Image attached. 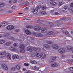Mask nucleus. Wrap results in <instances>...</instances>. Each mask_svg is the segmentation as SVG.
I'll use <instances>...</instances> for the list:
<instances>
[{
	"label": "nucleus",
	"mask_w": 73,
	"mask_h": 73,
	"mask_svg": "<svg viewBox=\"0 0 73 73\" xmlns=\"http://www.w3.org/2000/svg\"><path fill=\"white\" fill-rule=\"evenodd\" d=\"M15 32H18V30L16 29L15 30Z\"/></svg>",
	"instance_id": "13d9d810"
},
{
	"label": "nucleus",
	"mask_w": 73,
	"mask_h": 73,
	"mask_svg": "<svg viewBox=\"0 0 73 73\" xmlns=\"http://www.w3.org/2000/svg\"><path fill=\"white\" fill-rule=\"evenodd\" d=\"M48 34L49 35H53L54 34V33L52 31H50L48 33Z\"/></svg>",
	"instance_id": "7c9ffc66"
},
{
	"label": "nucleus",
	"mask_w": 73,
	"mask_h": 73,
	"mask_svg": "<svg viewBox=\"0 0 73 73\" xmlns=\"http://www.w3.org/2000/svg\"><path fill=\"white\" fill-rule=\"evenodd\" d=\"M11 39L13 40H15V39L13 37H12L11 38Z\"/></svg>",
	"instance_id": "4d7b16f0"
},
{
	"label": "nucleus",
	"mask_w": 73,
	"mask_h": 73,
	"mask_svg": "<svg viewBox=\"0 0 73 73\" xmlns=\"http://www.w3.org/2000/svg\"><path fill=\"white\" fill-rule=\"evenodd\" d=\"M46 42L48 44H53L52 42L50 41H46Z\"/></svg>",
	"instance_id": "cd10ccee"
},
{
	"label": "nucleus",
	"mask_w": 73,
	"mask_h": 73,
	"mask_svg": "<svg viewBox=\"0 0 73 73\" xmlns=\"http://www.w3.org/2000/svg\"><path fill=\"white\" fill-rule=\"evenodd\" d=\"M9 3H10V4H12V1L10 0L9 1Z\"/></svg>",
	"instance_id": "603ef678"
},
{
	"label": "nucleus",
	"mask_w": 73,
	"mask_h": 73,
	"mask_svg": "<svg viewBox=\"0 0 73 73\" xmlns=\"http://www.w3.org/2000/svg\"><path fill=\"white\" fill-rule=\"evenodd\" d=\"M26 27L28 29H31L33 28V26L31 25H27L26 26Z\"/></svg>",
	"instance_id": "2eb2a0df"
},
{
	"label": "nucleus",
	"mask_w": 73,
	"mask_h": 73,
	"mask_svg": "<svg viewBox=\"0 0 73 73\" xmlns=\"http://www.w3.org/2000/svg\"><path fill=\"white\" fill-rule=\"evenodd\" d=\"M65 35H69V32H68V31H66V32L65 33Z\"/></svg>",
	"instance_id": "c03bdc74"
},
{
	"label": "nucleus",
	"mask_w": 73,
	"mask_h": 73,
	"mask_svg": "<svg viewBox=\"0 0 73 73\" xmlns=\"http://www.w3.org/2000/svg\"><path fill=\"white\" fill-rule=\"evenodd\" d=\"M63 8L65 10H66V9H67L68 8V6L67 5H65L63 7Z\"/></svg>",
	"instance_id": "473e14b6"
},
{
	"label": "nucleus",
	"mask_w": 73,
	"mask_h": 73,
	"mask_svg": "<svg viewBox=\"0 0 73 73\" xmlns=\"http://www.w3.org/2000/svg\"><path fill=\"white\" fill-rule=\"evenodd\" d=\"M5 6V4H4V3H1L0 4V8H2Z\"/></svg>",
	"instance_id": "f704fd0d"
},
{
	"label": "nucleus",
	"mask_w": 73,
	"mask_h": 73,
	"mask_svg": "<svg viewBox=\"0 0 73 73\" xmlns=\"http://www.w3.org/2000/svg\"><path fill=\"white\" fill-rule=\"evenodd\" d=\"M27 50L29 52H32L33 50V48L32 47L28 46L27 48Z\"/></svg>",
	"instance_id": "1a4fd4ad"
},
{
	"label": "nucleus",
	"mask_w": 73,
	"mask_h": 73,
	"mask_svg": "<svg viewBox=\"0 0 73 73\" xmlns=\"http://www.w3.org/2000/svg\"><path fill=\"white\" fill-rule=\"evenodd\" d=\"M34 29L35 31H38L41 30V27L38 26H35L34 27Z\"/></svg>",
	"instance_id": "20e7f679"
},
{
	"label": "nucleus",
	"mask_w": 73,
	"mask_h": 73,
	"mask_svg": "<svg viewBox=\"0 0 73 73\" xmlns=\"http://www.w3.org/2000/svg\"><path fill=\"white\" fill-rule=\"evenodd\" d=\"M26 73H31V72L29 71H27Z\"/></svg>",
	"instance_id": "0e129e2a"
},
{
	"label": "nucleus",
	"mask_w": 73,
	"mask_h": 73,
	"mask_svg": "<svg viewBox=\"0 0 73 73\" xmlns=\"http://www.w3.org/2000/svg\"><path fill=\"white\" fill-rule=\"evenodd\" d=\"M52 46L53 49H57L58 48V46L56 44H52Z\"/></svg>",
	"instance_id": "9d476101"
},
{
	"label": "nucleus",
	"mask_w": 73,
	"mask_h": 73,
	"mask_svg": "<svg viewBox=\"0 0 73 73\" xmlns=\"http://www.w3.org/2000/svg\"><path fill=\"white\" fill-rule=\"evenodd\" d=\"M6 24L5 25H0V28H1V27H4V26H5L6 25H8V23H1V24Z\"/></svg>",
	"instance_id": "b1692460"
},
{
	"label": "nucleus",
	"mask_w": 73,
	"mask_h": 73,
	"mask_svg": "<svg viewBox=\"0 0 73 73\" xmlns=\"http://www.w3.org/2000/svg\"><path fill=\"white\" fill-rule=\"evenodd\" d=\"M36 36L37 37H42V36H43V35H42L41 34L39 33L36 35Z\"/></svg>",
	"instance_id": "5701e85b"
},
{
	"label": "nucleus",
	"mask_w": 73,
	"mask_h": 73,
	"mask_svg": "<svg viewBox=\"0 0 73 73\" xmlns=\"http://www.w3.org/2000/svg\"><path fill=\"white\" fill-rule=\"evenodd\" d=\"M25 32L27 35H31V32L28 30H26Z\"/></svg>",
	"instance_id": "6ab92c4d"
},
{
	"label": "nucleus",
	"mask_w": 73,
	"mask_h": 73,
	"mask_svg": "<svg viewBox=\"0 0 73 73\" xmlns=\"http://www.w3.org/2000/svg\"><path fill=\"white\" fill-rule=\"evenodd\" d=\"M10 50L12 51H15V49L13 47H11L10 48Z\"/></svg>",
	"instance_id": "c9c22d12"
},
{
	"label": "nucleus",
	"mask_w": 73,
	"mask_h": 73,
	"mask_svg": "<svg viewBox=\"0 0 73 73\" xmlns=\"http://www.w3.org/2000/svg\"><path fill=\"white\" fill-rule=\"evenodd\" d=\"M25 5H29V3L28 2H26L25 3Z\"/></svg>",
	"instance_id": "de8ad7c7"
},
{
	"label": "nucleus",
	"mask_w": 73,
	"mask_h": 73,
	"mask_svg": "<svg viewBox=\"0 0 73 73\" xmlns=\"http://www.w3.org/2000/svg\"><path fill=\"white\" fill-rule=\"evenodd\" d=\"M48 25H50V27H54V25H53V24L52 23L50 22L48 23Z\"/></svg>",
	"instance_id": "2f4dec72"
},
{
	"label": "nucleus",
	"mask_w": 73,
	"mask_h": 73,
	"mask_svg": "<svg viewBox=\"0 0 73 73\" xmlns=\"http://www.w3.org/2000/svg\"><path fill=\"white\" fill-rule=\"evenodd\" d=\"M18 14H19V15H21L23 14V13H18Z\"/></svg>",
	"instance_id": "69168bd1"
},
{
	"label": "nucleus",
	"mask_w": 73,
	"mask_h": 73,
	"mask_svg": "<svg viewBox=\"0 0 73 73\" xmlns=\"http://www.w3.org/2000/svg\"><path fill=\"white\" fill-rule=\"evenodd\" d=\"M31 3H32V4H33V1H31Z\"/></svg>",
	"instance_id": "338daca9"
},
{
	"label": "nucleus",
	"mask_w": 73,
	"mask_h": 73,
	"mask_svg": "<svg viewBox=\"0 0 73 73\" xmlns=\"http://www.w3.org/2000/svg\"><path fill=\"white\" fill-rule=\"evenodd\" d=\"M3 36L4 37H7V36H9V33H5V34L3 35Z\"/></svg>",
	"instance_id": "c85d7f7f"
},
{
	"label": "nucleus",
	"mask_w": 73,
	"mask_h": 73,
	"mask_svg": "<svg viewBox=\"0 0 73 73\" xmlns=\"http://www.w3.org/2000/svg\"><path fill=\"white\" fill-rule=\"evenodd\" d=\"M29 64L28 63V64H27V63L24 64V65L25 66H29Z\"/></svg>",
	"instance_id": "a18cd8bd"
},
{
	"label": "nucleus",
	"mask_w": 73,
	"mask_h": 73,
	"mask_svg": "<svg viewBox=\"0 0 73 73\" xmlns=\"http://www.w3.org/2000/svg\"><path fill=\"white\" fill-rule=\"evenodd\" d=\"M16 67L17 69H18V70L20 69V65H17V66Z\"/></svg>",
	"instance_id": "ea45409f"
},
{
	"label": "nucleus",
	"mask_w": 73,
	"mask_h": 73,
	"mask_svg": "<svg viewBox=\"0 0 73 73\" xmlns=\"http://www.w3.org/2000/svg\"><path fill=\"white\" fill-rule=\"evenodd\" d=\"M73 2H72L71 3V4H70V7L68 8V11H70V13H73V9H73Z\"/></svg>",
	"instance_id": "f03ea898"
},
{
	"label": "nucleus",
	"mask_w": 73,
	"mask_h": 73,
	"mask_svg": "<svg viewBox=\"0 0 73 73\" xmlns=\"http://www.w3.org/2000/svg\"><path fill=\"white\" fill-rule=\"evenodd\" d=\"M62 20H66V19H65V17H64L62 19Z\"/></svg>",
	"instance_id": "680f3d73"
},
{
	"label": "nucleus",
	"mask_w": 73,
	"mask_h": 73,
	"mask_svg": "<svg viewBox=\"0 0 73 73\" xmlns=\"http://www.w3.org/2000/svg\"><path fill=\"white\" fill-rule=\"evenodd\" d=\"M20 51L21 53H24V51L23 50H21Z\"/></svg>",
	"instance_id": "bf43d9fd"
},
{
	"label": "nucleus",
	"mask_w": 73,
	"mask_h": 73,
	"mask_svg": "<svg viewBox=\"0 0 73 73\" xmlns=\"http://www.w3.org/2000/svg\"><path fill=\"white\" fill-rule=\"evenodd\" d=\"M67 48L68 50H70V51H72V50H73V48L70 46H68L67 47Z\"/></svg>",
	"instance_id": "f3484780"
},
{
	"label": "nucleus",
	"mask_w": 73,
	"mask_h": 73,
	"mask_svg": "<svg viewBox=\"0 0 73 73\" xmlns=\"http://www.w3.org/2000/svg\"><path fill=\"white\" fill-rule=\"evenodd\" d=\"M31 56H32V57H35V56H36V55L35 54H32Z\"/></svg>",
	"instance_id": "864d4df0"
},
{
	"label": "nucleus",
	"mask_w": 73,
	"mask_h": 73,
	"mask_svg": "<svg viewBox=\"0 0 73 73\" xmlns=\"http://www.w3.org/2000/svg\"><path fill=\"white\" fill-rule=\"evenodd\" d=\"M15 6H12V7H11L12 9H15Z\"/></svg>",
	"instance_id": "3c124183"
},
{
	"label": "nucleus",
	"mask_w": 73,
	"mask_h": 73,
	"mask_svg": "<svg viewBox=\"0 0 73 73\" xmlns=\"http://www.w3.org/2000/svg\"><path fill=\"white\" fill-rule=\"evenodd\" d=\"M38 12V9L37 8H35L32 11V13L34 14Z\"/></svg>",
	"instance_id": "a211bd4d"
},
{
	"label": "nucleus",
	"mask_w": 73,
	"mask_h": 73,
	"mask_svg": "<svg viewBox=\"0 0 73 73\" xmlns=\"http://www.w3.org/2000/svg\"><path fill=\"white\" fill-rule=\"evenodd\" d=\"M46 6H43L42 7V10H44L45 9H46Z\"/></svg>",
	"instance_id": "a19ab883"
},
{
	"label": "nucleus",
	"mask_w": 73,
	"mask_h": 73,
	"mask_svg": "<svg viewBox=\"0 0 73 73\" xmlns=\"http://www.w3.org/2000/svg\"><path fill=\"white\" fill-rule=\"evenodd\" d=\"M1 66L2 68L5 70H8V67L7 65L4 64H2Z\"/></svg>",
	"instance_id": "39448f33"
},
{
	"label": "nucleus",
	"mask_w": 73,
	"mask_h": 73,
	"mask_svg": "<svg viewBox=\"0 0 73 73\" xmlns=\"http://www.w3.org/2000/svg\"><path fill=\"white\" fill-rule=\"evenodd\" d=\"M26 70V69L25 68H23V71H25V70Z\"/></svg>",
	"instance_id": "052dcab7"
},
{
	"label": "nucleus",
	"mask_w": 73,
	"mask_h": 73,
	"mask_svg": "<svg viewBox=\"0 0 73 73\" xmlns=\"http://www.w3.org/2000/svg\"><path fill=\"white\" fill-rule=\"evenodd\" d=\"M13 12V11L12 10H10L9 11H8V13H12Z\"/></svg>",
	"instance_id": "8fccbe9b"
},
{
	"label": "nucleus",
	"mask_w": 73,
	"mask_h": 73,
	"mask_svg": "<svg viewBox=\"0 0 73 73\" xmlns=\"http://www.w3.org/2000/svg\"><path fill=\"white\" fill-rule=\"evenodd\" d=\"M43 46L44 48H47V49L50 48V46L48 44H44Z\"/></svg>",
	"instance_id": "dca6fc26"
},
{
	"label": "nucleus",
	"mask_w": 73,
	"mask_h": 73,
	"mask_svg": "<svg viewBox=\"0 0 73 73\" xmlns=\"http://www.w3.org/2000/svg\"><path fill=\"white\" fill-rule=\"evenodd\" d=\"M55 15H58L59 14V13H58V12H56L55 13Z\"/></svg>",
	"instance_id": "5fc2aeb1"
},
{
	"label": "nucleus",
	"mask_w": 73,
	"mask_h": 73,
	"mask_svg": "<svg viewBox=\"0 0 73 73\" xmlns=\"http://www.w3.org/2000/svg\"><path fill=\"white\" fill-rule=\"evenodd\" d=\"M47 30L45 29H42L41 30V32L43 33H46L47 32Z\"/></svg>",
	"instance_id": "9b49d317"
},
{
	"label": "nucleus",
	"mask_w": 73,
	"mask_h": 73,
	"mask_svg": "<svg viewBox=\"0 0 73 73\" xmlns=\"http://www.w3.org/2000/svg\"><path fill=\"white\" fill-rule=\"evenodd\" d=\"M61 58H62V59L65 58V56H64V55H63L62 56Z\"/></svg>",
	"instance_id": "6e6d98bb"
},
{
	"label": "nucleus",
	"mask_w": 73,
	"mask_h": 73,
	"mask_svg": "<svg viewBox=\"0 0 73 73\" xmlns=\"http://www.w3.org/2000/svg\"><path fill=\"white\" fill-rule=\"evenodd\" d=\"M36 8H37V9H40V8H41V6L40 5H38L36 7Z\"/></svg>",
	"instance_id": "4c0bfd02"
},
{
	"label": "nucleus",
	"mask_w": 73,
	"mask_h": 73,
	"mask_svg": "<svg viewBox=\"0 0 73 73\" xmlns=\"http://www.w3.org/2000/svg\"><path fill=\"white\" fill-rule=\"evenodd\" d=\"M12 58L15 60H17L19 58V56L17 55H14L13 56Z\"/></svg>",
	"instance_id": "0eeeda50"
},
{
	"label": "nucleus",
	"mask_w": 73,
	"mask_h": 73,
	"mask_svg": "<svg viewBox=\"0 0 73 73\" xmlns=\"http://www.w3.org/2000/svg\"><path fill=\"white\" fill-rule=\"evenodd\" d=\"M51 66L52 67H57L58 66V64L57 63L54 62L51 64Z\"/></svg>",
	"instance_id": "f8f14e48"
},
{
	"label": "nucleus",
	"mask_w": 73,
	"mask_h": 73,
	"mask_svg": "<svg viewBox=\"0 0 73 73\" xmlns=\"http://www.w3.org/2000/svg\"><path fill=\"white\" fill-rule=\"evenodd\" d=\"M59 21L58 20H57L56 21V23L54 24V26H57V27H59V26H60L61 25V23H59V22H58Z\"/></svg>",
	"instance_id": "ddd939ff"
},
{
	"label": "nucleus",
	"mask_w": 73,
	"mask_h": 73,
	"mask_svg": "<svg viewBox=\"0 0 73 73\" xmlns=\"http://www.w3.org/2000/svg\"><path fill=\"white\" fill-rule=\"evenodd\" d=\"M50 4L52 6H56V5H57V3L54 1H52L50 3Z\"/></svg>",
	"instance_id": "aec40b11"
},
{
	"label": "nucleus",
	"mask_w": 73,
	"mask_h": 73,
	"mask_svg": "<svg viewBox=\"0 0 73 73\" xmlns=\"http://www.w3.org/2000/svg\"><path fill=\"white\" fill-rule=\"evenodd\" d=\"M62 2H60L58 4L59 6V7L61 6V5H62Z\"/></svg>",
	"instance_id": "58836bf2"
},
{
	"label": "nucleus",
	"mask_w": 73,
	"mask_h": 73,
	"mask_svg": "<svg viewBox=\"0 0 73 73\" xmlns=\"http://www.w3.org/2000/svg\"><path fill=\"white\" fill-rule=\"evenodd\" d=\"M11 43H12V42H8L6 43L5 44V45H6L7 46H9V45H10Z\"/></svg>",
	"instance_id": "393cba45"
},
{
	"label": "nucleus",
	"mask_w": 73,
	"mask_h": 73,
	"mask_svg": "<svg viewBox=\"0 0 73 73\" xmlns=\"http://www.w3.org/2000/svg\"><path fill=\"white\" fill-rule=\"evenodd\" d=\"M45 57H46V54L45 53H42L41 54L40 58L42 59H44L45 58Z\"/></svg>",
	"instance_id": "6e6552de"
},
{
	"label": "nucleus",
	"mask_w": 73,
	"mask_h": 73,
	"mask_svg": "<svg viewBox=\"0 0 73 73\" xmlns=\"http://www.w3.org/2000/svg\"><path fill=\"white\" fill-rule=\"evenodd\" d=\"M17 0H13V3H16L17 2Z\"/></svg>",
	"instance_id": "09e8293b"
},
{
	"label": "nucleus",
	"mask_w": 73,
	"mask_h": 73,
	"mask_svg": "<svg viewBox=\"0 0 73 73\" xmlns=\"http://www.w3.org/2000/svg\"><path fill=\"white\" fill-rule=\"evenodd\" d=\"M8 31H12L14 29V26L12 25H8L6 28Z\"/></svg>",
	"instance_id": "7ed1b4c3"
},
{
	"label": "nucleus",
	"mask_w": 73,
	"mask_h": 73,
	"mask_svg": "<svg viewBox=\"0 0 73 73\" xmlns=\"http://www.w3.org/2000/svg\"><path fill=\"white\" fill-rule=\"evenodd\" d=\"M19 47L21 50H23L24 49V48H25V46L23 44H21L20 45Z\"/></svg>",
	"instance_id": "412c9836"
},
{
	"label": "nucleus",
	"mask_w": 73,
	"mask_h": 73,
	"mask_svg": "<svg viewBox=\"0 0 73 73\" xmlns=\"http://www.w3.org/2000/svg\"><path fill=\"white\" fill-rule=\"evenodd\" d=\"M56 58V56H52L51 57V60L50 61L51 62H52V61H53V60H55Z\"/></svg>",
	"instance_id": "4be33fe9"
},
{
	"label": "nucleus",
	"mask_w": 73,
	"mask_h": 73,
	"mask_svg": "<svg viewBox=\"0 0 73 73\" xmlns=\"http://www.w3.org/2000/svg\"><path fill=\"white\" fill-rule=\"evenodd\" d=\"M41 13L42 14V15H46V12L45 11H43L41 12Z\"/></svg>",
	"instance_id": "37998d69"
},
{
	"label": "nucleus",
	"mask_w": 73,
	"mask_h": 73,
	"mask_svg": "<svg viewBox=\"0 0 73 73\" xmlns=\"http://www.w3.org/2000/svg\"><path fill=\"white\" fill-rule=\"evenodd\" d=\"M71 33L72 34V35H73V31H72Z\"/></svg>",
	"instance_id": "774afa93"
},
{
	"label": "nucleus",
	"mask_w": 73,
	"mask_h": 73,
	"mask_svg": "<svg viewBox=\"0 0 73 73\" xmlns=\"http://www.w3.org/2000/svg\"><path fill=\"white\" fill-rule=\"evenodd\" d=\"M71 62L73 63V60H72L71 61Z\"/></svg>",
	"instance_id": "e2e57ef3"
},
{
	"label": "nucleus",
	"mask_w": 73,
	"mask_h": 73,
	"mask_svg": "<svg viewBox=\"0 0 73 73\" xmlns=\"http://www.w3.org/2000/svg\"><path fill=\"white\" fill-rule=\"evenodd\" d=\"M14 46L15 47H18V44H17V43H15L14 44Z\"/></svg>",
	"instance_id": "e433bc0d"
},
{
	"label": "nucleus",
	"mask_w": 73,
	"mask_h": 73,
	"mask_svg": "<svg viewBox=\"0 0 73 73\" xmlns=\"http://www.w3.org/2000/svg\"><path fill=\"white\" fill-rule=\"evenodd\" d=\"M30 63L35 65H36L37 64V62L33 60H30Z\"/></svg>",
	"instance_id": "4468645a"
},
{
	"label": "nucleus",
	"mask_w": 73,
	"mask_h": 73,
	"mask_svg": "<svg viewBox=\"0 0 73 73\" xmlns=\"http://www.w3.org/2000/svg\"><path fill=\"white\" fill-rule=\"evenodd\" d=\"M33 69H34V70H38L39 68H38V67H36V66L33 67Z\"/></svg>",
	"instance_id": "bb28decb"
},
{
	"label": "nucleus",
	"mask_w": 73,
	"mask_h": 73,
	"mask_svg": "<svg viewBox=\"0 0 73 73\" xmlns=\"http://www.w3.org/2000/svg\"><path fill=\"white\" fill-rule=\"evenodd\" d=\"M58 52L62 54L65 52V50L63 48H61L59 49Z\"/></svg>",
	"instance_id": "423d86ee"
},
{
	"label": "nucleus",
	"mask_w": 73,
	"mask_h": 73,
	"mask_svg": "<svg viewBox=\"0 0 73 73\" xmlns=\"http://www.w3.org/2000/svg\"><path fill=\"white\" fill-rule=\"evenodd\" d=\"M5 42V40H0V44H3Z\"/></svg>",
	"instance_id": "c756f323"
},
{
	"label": "nucleus",
	"mask_w": 73,
	"mask_h": 73,
	"mask_svg": "<svg viewBox=\"0 0 73 73\" xmlns=\"http://www.w3.org/2000/svg\"><path fill=\"white\" fill-rule=\"evenodd\" d=\"M7 52H5L0 53V58H3L5 56L8 59L11 60V56L9 53H8L7 55Z\"/></svg>",
	"instance_id": "f257e3e1"
},
{
	"label": "nucleus",
	"mask_w": 73,
	"mask_h": 73,
	"mask_svg": "<svg viewBox=\"0 0 73 73\" xmlns=\"http://www.w3.org/2000/svg\"><path fill=\"white\" fill-rule=\"evenodd\" d=\"M16 69V68L14 67H12L11 69V70H12V71H15Z\"/></svg>",
	"instance_id": "72a5a7b5"
},
{
	"label": "nucleus",
	"mask_w": 73,
	"mask_h": 73,
	"mask_svg": "<svg viewBox=\"0 0 73 73\" xmlns=\"http://www.w3.org/2000/svg\"><path fill=\"white\" fill-rule=\"evenodd\" d=\"M66 31L65 30H63L62 31V32H63V33H64L65 35V33H66Z\"/></svg>",
	"instance_id": "49530a36"
},
{
	"label": "nucleus",
	"mask_w": 73,
	"mask_h": 73,
	"mask_svg": "<svg viewBox=\"0 0 73 73\" xmlns=\"http://www.w3.org/2000/svg\"><path fill=\"white\" fill-rule=\"evenodd\" d=\"M69 70H70V71H71L72 72L73 71V67H71L69 69Z\"/></svg>",
	"instance_id": "79ce46f5"
},
{
	"label": "nucleus",
	"mask_w": 73,
	"mask_h": 73,
	"mask_svg": "<svg viewBox=\"0 0 73 73\" xmlns=\"http://www.w3.org/2000/svg\"><path fill=\"white\" fill-rule=\"evenodd\" d=\"M36 55L37 57H41V54L38 52H36Z\"/></svg>",
	"instance_id": "a878e982"
}]
</instances>
